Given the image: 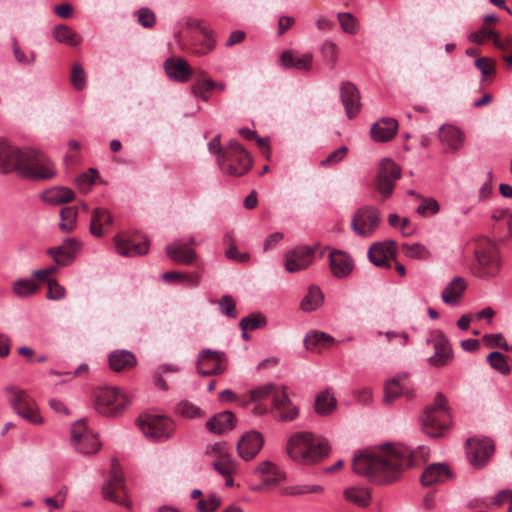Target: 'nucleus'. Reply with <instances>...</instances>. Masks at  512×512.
I'll list each match as a JSON object with an SVG mask.
<instances>
[{"label": "nucleus", "mask_w": 512, "mask_h": 512, "mask_svg": "<svg viewBox=\"0 0 512 512\" xmlns=\"http://www.w3.org/2000/svg\"><path fill=\"white\" fill-rule=\"evenodd\" d=\"M39 290V286L32 279H18L12 285V292L20 298H27Z\"/></svg>", "instance_id": "44"}, {"label": "nucleus", "mask_w": 512, "mask_h": 512, "mask_svg": "<svg viewBox=\"0 0 512 512\" xmlns=\"http://www.w3.org/2000/svg\"><path fill=\"white\" fill-rule=\"evenodd\" d=\"M286 452L293 462L312 465L329 455L330 446L324 438L315 437L307 431H300L288 438Z\"/></svg>", "instance_id": "2"}, {"label": "nucleus", "mask_w": 512, "mask_h": 512, "mask_svg": "<svg viewBox=\"0 0 512 512\" xmlns=\"http://www.w3.org/2000/svg\"><path fill=\"white\" fill-rule=\"evenodd\" d=\"M70 81L76 90H83L86 87V74L81 64L75 63L72 66Z\"/></svg>", "instance_id": "55"}, {"label": "nucleus", "mask_w": 512, "mask_h": 512, "mask_svg": "<svg viewBox=\"0 0 512 512\" xmlns=\"http://www.w3.org/2000/svg\"><path fill=\"white\" fill-rule=\"evenodd\" d=\"M475 256L478 263V275L480 277L495 276L499 272L500 262L498 249L492 240L488 238L480 239L475 249Z\"/></svg>", "instance_id": "7"}, {"label": "nucleus", "mask_w": 512, "mask_h": 512, "mask_svg": "<svg viewBox=\"0 0 512 512\" xmlns=\"http://www.w3.org/2000/svg\"><path fill=\"white\" fill-rule=\"evenodd\" d=\"M179 371V367L173 364H164L158 367L154 373V385L161 390H168V386L163 379V375L167 373L175 374Z\"/></svg>", "instance_id": "50"}, {"label": "nucleus", "mask_w": 512, "mask_h": 512, "mask_svg": "<svg viewBox=\"0 0 512 512\" xmlns=\"http://www.w3.org/2000/svg\"><path fill=\"white\" fill-rule=\"evenodd\" d=\"M117 252L125 257L141 256L148 253L149 243L147 240L137 242L134 239L125 238L121 235L114 237Z\"/></svg>", "instance_id": "24"}, {"label": "nucleus", "mask_w": 512, "mask_h": 512, "mask_svg": "<svg viewBox=\"0 0 512 512\" xmlns=\"http://www.w3.org/2000/svg\"><path fill=\"white\" fill-rule=\"evenodd\" d=\"M337 19L344 33L354 35L359 31L358 20L351 13H338Z\"/></svg>", "instance_id": "49"}, {"label": "nucleus", "mask_w": 512, "mask_h": 512, "mask_svg": "<svg viewBox=\"0 0 512 512\" xmlns=\"http://www.w3.org/2000/svg\"><path fill=\"white\" fill-rule=\"evenodd\" d=\"M77 215H78L77 207H74V206L63 207L60 210V218H61V222L59 223L60 230L65 233L72 232L76 228Z\"/></svg>", "instance_id": "43"}, {"label": "nucleus", "mask_w": 512, "mask_h": 512, "mask_svg": "<svg viewBox=\"0 0 512 512\" xmlns=\"http://www.w3.org/2000/svg\"><path fill=\"white\" fill-rule=\"evenodd\" d=\"M236 417L231 411L220 412L206 422L208 431L214 434H223L235 427Z\"/></svg>", "instance_id": "30"}, {"label": "nucleus", "mask_w": 512, "mask_h": 512, "mask_svg": "<svg viewBox=\"0 0 512 512\" xmlns=\"http://www.w3.org/2000/svg\"><path fill=\"white\" fill-rule=\"evenodd\" d=\"M97 175V170L93 168H90L88 172L79 175L75 180L78 189L84 194L88 193L92 188Z\"/></svg>", "instance_id": "54"}, {"label": "nucleus", "mask_w": 512, "mask_h": 512, "mask_svg": "<svg viewBox=\"0 0 512 512\" xmlns=\"http://www.w3.org/2000/svg\"><path fill=\"white\" fill-rule=\"evenodd\" d=\"M368 257L375 266L390 268V261L395 260V243L393 241L374 243L369 248Z\"/></svg>", "instance_id": "21"}, {"label": "nucleus", "mask_w": 512, "mask_h": 512, "mask_svg": "<svg viewBox=\"0 0 512 512\" xmlns=\"http://www.w3.org/2000/svg\"><path fill=\"white\" fill-rule=\"evenodd\" d=\"M109 366L115 372H120L136 366V356L128 350H115L108 357Z\"/></svg>", "instance_id": "36"}, {"label": "nucleus", "mask_w": 512, "mask_h": 512, "mask_svg": "<svg viewBox=\"0 0 512 512\" xmlns=\"http://www.w3.org/2000/svg\"><path fill=\"white\" fill-rule=\"evenodd\" d=\"M25 152L26 148L11 146L0 138V172L7 174L16 171L21 176Z\"/></svg>", "instance_id": "14"}, {"label": "nucleus", "mask_w": 512, "mask_h": 512, "mask_svg": "<svg viewBox=\"0 0 512 512\" xmlns=\"http://www.w3.org/2000/svg\"><path fill=\"white\" fill-rule=\"evenodd\" d=\"M482 340L490 347H499L504 349L505 351L512 350V346L508 345V343L504 340L501 333L486 334L483 336Z\"/></svg>", "instance_id": "63"}, {"label": "nucleus", "mask_w": 512, "mask_h": 512, "mask_svg": "<svg viewBox=\"0 0 512 512\" xmlns=\"http://www.w3.org/2000/svg\"><path fill=\"white\" fill-rule=\"evenodd\" d=\"M221 504V500L218 496L211 494L208 499H202L197 502L198 512H213Z\"/></svg>", "instance_id": "61"}, {"label": "nucleus", "mask_w": 512, "mask_h": 512, "mask_svg": "<svg viewBox=\"0 0 512 512\" xmlns=\"http://www.w3.org/2000/svg\"><path fill=\"white\" fill-rule=\"evenodd\" d=\"M216 82L212 79H198L194 85L192 86V93L200 98L202 101L207 102L209 100V96L207 92L215 89Z\"/></svg>", "instance_id": "47"}, {"label": "nucleus", "mask_w": 512, "mask_h": 512, "mask_svg": "<svg viewBox=\"0 0 512 512\" xmlns=\"http://www.w3.org/2000/svg\"><path fill=\"white\" fill-rule=\"evenodd\" d=\"M272 412L275 418L281 422L293 421L297 418L299 409L289 398L285 387H281L280 390H275L273 394Z\"/></svg>", "instance_id": "17"}, {"label": "nucleus", "mask_w": 512, "mask_h": 512, "mask_svg": "<svg viewBox=\"0 0 512 512\" xmlns=\"http://www.w3.org/2000/svg\"><path fill=\"white\" fill-rule=\"evenodd\" d=\"M440 140L446 151L456 152L463 145L464 134L457 127L447 125L440 130Z\"/></svg>", "instance_id": "32"}, {"label": "nucleus", "mask_w": 512, "mask_h": 512, "mask_svg": "<svg viewBox=\"0 0 512 512\" xmlns=\"http://www.w3.org/2000/svg\"><path fill=\"white\" fill-rule=\"evenodd\" d=\"M384 402L392 403L396 398L405 396L413 397L414 389L407 374H399L385 383Z\"/></svg>", "instance_id": "19"}, {"label": "nucleus", "mask_w": 512, "mask_h": 512, "mask_svg": "<svg viewBox=\"0 0 512 512\" xmlns=\"http://www.w3.org/2000/svg\"><path fill=\"white\" fill-rule=\"evenodd\" d=\"M312 60L313 55L311 53L299 55L293 50L283 51L280 56V62L284 68H295L302 71H307L311 68Z\"/></svg>", "instance_id": "28"}, {"label": "nucleus", "mask_w": 512, "mask_h": 512, "mask_svg": "<svg viewBox=\"0 0 512 512\" xmlns=\"http://www.w3.org/2000/svg\"><path fill=\"white\" fill-rule=\"evenodd\" d=\"M52 33L58 42L69 46H77L81 42V37L67 25H58L54 27Z\"/></svg>", "instance_id": "41"}, {"label": "nucleus", "mask_w": 512, "mask_h": 512, "mask_svg": "<svg viewBox=\"0 0 512 512\" xmlns=\"http://www.w3.org/2000/svg\"><path fill=\"white\" fill-rule=\"evenodd\" d=\"M413 465L414 457L409 449L388 444L377 453H363L353 459L354 472L376 484L397 481L402 472Z\"/></svg>", "instance_id": "1"}, {"label": "nucleus", "mask_w": 512, "mask_h": 512, "mask_svg": "<svg viewBox=\"0 0 512 512\" xmlns=\"http://www.w3.org/2000/svg\"><path fill=\"white\" fill-rule=\"evenodd\" d=\"M143 434L151 440H164L174 431L173 421L162 415H143L137 420Z\"/></svg>", "instance_id": "9"}, {"label": "nucleus", "mask_w": 512, "mask_h": 512, "mask_svg": "<svg viewBox=\"0 0 512 512\" xmlns=\"http://www.w3.org/2000/svg\"><path fill=\"white\" fill-rule=\"evenodd\" d=\"M422 201L417 207L416 212L421 216L435 215L439 212L440 206L434 198H420Z\"/></svg>", "instance_id": "57"}, {"label": "nucleus", "mask_w": 512, "mask_h": 512, "mask_svg": "<svg viewBox=\"0 0 512 512\" xmlns=\"http://www.w3.org/2000/svg\"><path fill=\"white\" fill-rule=\"evenodd\" d=\"M397 130V120L384 117L371 126L370 134L372 139L376 142H388L395 136Z\"/></svg>", "instance_id": "25"}, {"label": "nucleus", "mask_w": 512, "mask_h": 512, "mask_svg": "<svg viewBox=\"0 0 512 512\" xmlns=\"http://www.w3.org/2000/svg\"><path fill=\"white\" fill-rule=\"evenodd\" d=\"M196 367L202 376L220 375L226 370V355L222 351L203 349L198 355Z\"/></svg>", "instance_id": "13"}, {"label": "nucleus", "mask_w": 512, "mask_h": 512, "mask_svg": "<svg viewBox=\"0 0 512 512\" xmlns=\"http://www.w3.org/2000/svg\"><path fill=\"white\" fill-rule=\"evenodd\" d=\"M5 391L10 395L9 402L16 413L33 424L42 423V418L36 412L35 403L24 390L10 386Z\"/></svg>", "instance_id": "12"}, {"label": "nucleus", "mask_w": 512, "mask_h": 512, "mask_svg": "<svg viewBox=\"0 0 512 512\" xmlns=\"http://www.w3.org/2000/svg\"><path fill=\"white\" fill-rule=\"evenodd\" d=\"M219 305H220V311L222 314H224L230 318H235L237 316L236 303L230 295L222 296V298L219 302Z\"/></svg>", "instance_id": "64"}, {"label": "nucleus", "mask_w": 512, "mask_h": 512, "mask_svg": "<svg viewBox=\"0 0 512 512\" xmlns=\"http://www.w3.org/2000/svg\"><path fill=\"white\" fill-rule=\"evenodd\" d=\"M380 222V211L373 206L357 209L351 220V229L358 236L367 238L373 235Z\"/></svg>", "instance_id": "10"}, {"label": "nucleus", "mask_w": 512, "mask_h": 512, "mask_svg": "<svg viewBox=\"0 0 512 512\" xmlns=\"http://www.w3.org/2000/svg\"><path fill=\"white\" fill-rule=\"evenodd\" d=\"M487 361L494 370L498 371L502 375H508L511 371L506 357L498 351L491 352L487 356Z\"/></svg>", "instance_id": "48"}, {"label": "nucleus", "mask_w": 512, "mask_h": 512, "mask_svg": "<svg viewBox=\"0 0 512 512\" xmlns=\"http://www.w3.org/2000/svg\"><path fill=\"white\" fill-rule=\"evenodd\" d=\"M330 268L337 278H344L350 274L353 268L351 257L339 250H333L329 254Z\"/></svg>", "instance_id": "29"}, {"label": "nucleus", "mask_w": 512, "mask_h": 512, "mask_svg": "<svg viewBox=\"0 0 512 512\" xmlns=\"http://www.w3.org/2000/svg\"><path fill=\"white\" fill-rule=\"evenodd\" d=\"M102 496L120 506L129 507L126 485L123 473L116 459L112 460V469L107 481L102 486Z\"/></svg>", "instance_id": "8"}, {"label": "nucleus", "mask_w": 512, "mask_h": 512, "mask_svg": "<svg viewBox=\"0 0 512 512\" xmlns=\"http://www.w3.org/2000/svg\"><path fill=\"white\" fill-rule=\"evenodd\" d=\"M223 173L240 177L252 167V159L237 140H231L225 153L217 158Z\"/></svg>", "instance_id": "4"}, {"label": "nucleus", "mask_w": 512, "mask_h": 512, "mask_svg": "<svg viewBox=\"0 0 512 512\" xmlns=\"http://www.w3.org/2000/svg\"><path fill=\"white\" fill-rule=\"evenodd\" d=\"M264 444L263 436L257 431H248L237 442L238 455L250 461L260 452Z\"/></svg>", "instance_id": "20"}, {"label": "nucleus", "mask_w": 512, "mask_h": 512, "mask_svg": "<svg viewBox=\"0 0 512 512\" xmlns=\"http://www.w3.org/2000/svg\"><path fill=\"white\" fill-rule=\"evenodd\" d=\"M314 259V249L297 246L285 254L284 266L288 272H298L308 268Z\"/></svg>", "instance_id": "18"}, {"label": "nucleus", "mask_w": 512, "mask_h": 512, "mask_svg": "<svg viewBox=\"0 0 512 512\" xmlns=\"http://www.w3.org/2000/svg\"><path fill=\"white\" fill-rule=\"evenodd\" d=\"M344 498L359 507H366L369 505L371 495L368 490L359 487H350L344 490Z\"/></svg>", "instance_id": "42"}, {"label": "nucleus", "mask_w": 512, "mask_h": 512, "mask_svg": "<svg viewBox=\"0 0 512 512\" xmlns=\"http://www.w3.org/2000/svg\"><path fill=\"white\" fill-rule=\"evenodd\" d=\"M467 445L469 462L477 469L483 468L495 451L494 442L489 438L470 439Z\"/></svg>", "instance_id": "15"}, {"label": "nucleus", "mask_w": 512, "mask_h": 512, "mask_svg": "<svg viewBox=\"0 0 512 512\" xmlns=\"http://www.w3.org/2000/svg\"><path fill=\"white\" fill-rule=\"evenodd\" d=\"M324 301V295L318 286L311 285L308 293L302 299L300 307L305 312H311L319 308Z\"/></svg>", "instance_id": "40"}, {"label": "nucleus", "mask_w": 512, "mask_h": 512, "mask_svg": "<svg viewBox=\"0 0 512 512\" xmlns=\"http://www.w3.org/2000/svg\"><path fill=\"white\" fill-rule=\"evenodd\" d=\"M21 177L31 180H49L56 174L53 163L40 151L26 148Z\"/></svg>", "instance_id": "5"}, {"label": "nucleus", "mask_w": 512, "mask_h": 512, "mask_svg": "<svg viewBox=\"0 0 512 512\" xmlns=\"http://www.w3.org/2000/svg\"><path fill=\"white\" fill-rule=\"evenodd\" d=\"M75 198L74 192L64 186H57L45 190L41 194V199L50 205H60L71 202Z\"/></svg>", "instance_id": "38"}, {"label": "nucleus", "mask_w": 512, "mask_h": 512, "mask_svg": "<svg viewBox=\"0 0 512 512\" xmlns=\"http://www.w3.org/2000/svg\"><path fill=\"white\" fill-rule=\"evenodd\" d=\"M113 223L110 212L105 208H95L91 214L90 232L96 237L106 234Z\"/></svg>", "instance_id": "27"}, {"label": "nucleus", "mask_w": 512, "mask_h": 512, "mask_svg": "<svg viewBox=\"0 0 512 512\" xmlns=\"http://www.w3.org/2000/svg\"><path fill=\"white\" fill-rule=\"evenodd\" d=\"M255 473L262 478L263 485L274 486L285 479V473L269 460L259 463Z\"/></svg>", "instance_id": "31"}, {"label": "nucleus", "mask_w": 512, "mask_h": 512, "mask_svg": "<svg viewBox=\"0 0 512 512\" xmlns=\"http://www.w3.org/2000/svg\"><path fill=\"white\" fill-rule=\"evenodd\" d=\"M401 248L403 253L411 259L426 260L430 257L429 250L420 243H404L402 244Z\"/></svg>", "instance_id": "45"}, {"label": "nucleus", "mask_w": 512, "mask_h": 512, "mask_svg": "<svg viewBox=\"0 0 512 512\" xmlns=\"http://www.w3.org/2000/svg\"><path fill=\"white\" fill-rule=\"evenodd\" d=\"M467 283L462 277H454L444 288L441 298L448 305H456L466 290Z\"/></svg>", "instance_id": "35"}, {"label": "nucleus", "mask_w": 512, "mask_h": 512, "mask_svg": "<svg viewBox=\"0 0 512 512\" xmlns=\"http://www.w3.org/2000/svg\"><path fill=\"white\" fill-rule=\"evenodd\" d=\"M176 412L181 417L189 418V419L201 417L203 415V412L201 411V409L188 400L180 401L177 404Z\"/></svg>", "instance_id": "51"}, {"label": "nucleus", "mask_w": 512, "mask_h": 512, "mask_svg": "<svg viewBox=\"0 0 512 512\" xmlns=\"http://www.w3.org/2000/svg\"><path fill=\"white\" fill-rule=\"evenodd\" d=\"M280 388L281 387H277L273 384H266L251 390L250 396L253 401H259L268 397L269 395L273 396L275 390H280Z\"/></svg>", "instance_id": "62"}, {"label": "nucleus", "mask_w": 512, "mask_h": 512, "mask_svg": "<svg viewBox=\"0 0 512 512\" xmlns=\"http://www.w3.org/2000/svg\"><path fill=\"white\" fill-rule=\"evenodd\" d=\"M136 14L138 23L144 28H152L155 25L156 17L151 9L143 7Z\"/></svg>", "instance_id": "58"}, {"label": "nucleus", "mask_w": 512, "mask_h": 512, "mask_svg": "<svg viewBox=\"0 0 512 512\" xmlns=\"http://www.w3.org/2000/svg\"><path fill=\"white\" fill-rule=\"evenodd\" d=\"M48 291H47V299L49 300H60L63 299L66 295L65 288L60 285L55 279L47 280Z\"/></svg>", "instance_id": "59"}, {"label": "nucleus", "mask_w": 512, "mask_h": 512, "mask_svg": "<svg viewBox=\"0 0 512 512\" xmlns=\"http://www.w3.org/2000/svg\"><path fill=\"white\" fill-rule=\"evenodd\" d=\"M197 27L201 33V38L196 40L193 44L192 52L195 55L203 56L214 49L216 41L212 37L211 31H209L206 27H202L200 24H198Z\"/></svg>", "instance_id": "39"}, {"label": "nucleus", "mask_w": 512, "mask_h": 512, "mask_svg": "<svg viewBox=\"0 0 512 512\" xmlns=\"http://www.w3.org/2000/svg\"><path fill=\"white\" fill-rule=\"evenodd\" d=\"M267 320L261 313H252L241 319L239 326L242 331H253L266 325Z\"/></svg>", "instance_id": "46"}, {"label": "nucleus", "mask_w": 512, "mask_h": 512, "mask_svg": "<svg viewBox=\"0 0 512 512\" xmlns=\"http://www.w3.org/2000/svg\"><path fill=\"white\" fill-rule=\"evenodd\" d=\"M164 69L170 79L186 83L193 74V69L189 63L181 57H170L164 62Z\"/></svg>", "instance_id": "23"}, {"label": "nucleus", "mask_w": 512, "mask_h": 512, "mask_svg": "<svg viewBox=\"0 0 512 512\" xmlns=\"http://www.w3.org/2000/svg\"><path fill=\"white\" fill-rule=\"evenodd\" d=\"M341 101L344 105L346 115L349 119L354 118L361 109L360 93L357 87L349 82H343L340 86Z\"/></svg>", "instance_id": "22"}, {"label": "nucleus", "mask_w": 512, "mask_h": 512, "mask_svg": "<svg viewBox=\"0 0 512 512\" xmlns=\"http://www.w3.org/2000/svg\"><path fill=\"white\" fill-rule=\"evenodd\" d=\"M321 54H322L324 61L331 68H333L338 59L337 45L330 40H326L321 46Z\"/></svg>", "instance_id": "53"}, {"label": "nucleus", "mask_w": 512, "mask_h": 512, "mask_svg": "<svg viewBox=\"0 0 512 512\" xmlns=\"http://www.w3.org/2000/svg\"><path fill=\"white\" fill-rule=\"evenodd\" d=\"M324 488L316 484L294 485L284 488L283 493L286 495H302L315 493H323Z\"/></svg>", "instance_id": "52"}, {"label": "nucleus", "mask_w": 512, "mask_h": 512, "mask_svg": "<svg viewBox=\"0 0 512 512\" xmlns=\"http://www.w3.org/2000/svg\"><path fill=\"white\" fill-rule=\"evenodd\" d=\"M167 256L174 262L190 264L196 259L195 250L188 247L186 243L174 242L166 247Z\"/></svg>", "instance_id": "34"}, {"label": "nucleus", "mask_w": 512, "mask_h": 512, "mask_svg": "<svg viewBox=\"0 0 512 512\" xmlns=\"http://www.w3.org/2000/svg\"><path fill=\"white\" fill-rule=\"evenodd\" d=\"M434 350V354L429 358L431 365L442 367L451 362L453 358L452 348L448 339L441 333L435 339Z\"/></svg>", "instance_id": "26"}, {"label": "nucleus", "mask_w": 512, "mask_h": 512, "mask_svg": "<svg viewBox=\"0 0 512 512\" xmlns=\"http://www.w3.org/2000/svg\"><path fill=\"white\" fill-rule=\"evenodd\" d=\"M212 466L222 476L232 475L236 469V463L230 455L222 459L215 460Z\"/></svg>", "instance_id": "56"}, {"label": "nucleus", "mask_w": 512, "mask_h": 512, "mask_svg": "<svg viewBox=\"0 0 512 512\" xmlns=\"http://www.w3.org/2000/svg\"><path fill=\"white\" fill-rule=\"evenodd\" d=\"M451 476L450 469L445 464L435 463L428 466L421 475L424 486H432L444 482Z\"/></svg>", "instance_id": "33"}, {"label": "nucleus", "mask_w": 512, "mask_h": 512, "mask_svg": "<svg viewBox=\"0 0 512 512\" xmlns=\"http://www.w3.org/2000/svg\"><path fill=\"white\" fill-rule=\"evenodd\" d=\"M206 454L216 457V460L222 459L230 455L228 451V445L224 441L207 445Z\"/></svg>", "instance_id": "60"}, {"label": "nucleus", "mask_w": 512, "mask_h": 512, "mask_svg": "<svg viewBox=\"0 0 512 512\" xmlns=\"http://www.w3.org/2000/svg\"><path fill=\"white\" fill-rule=\"evenodd\" d=\"M95 408L104 416H116L122 413L129 400L117 387H100L94 391Z\"/></svg>", "instance_id": "6"}, {"label": "nucleus", "mask_w": 512, "mask_h": 512, "mask_svg": "<svg viewBox=\"0 0 512 512\" xmlns=\"http://www.w3.org/2000/svg\"><path fill=\"white\" fill-rule=\"evenodd\" d=\"M337 408V400L331 389L327 388L315 397L314 410L320 416H328Z\"/></svg>", "instance_id": "37"}, {"label": "nucleus", "mask_w": 512, "mask_h": 512, "mask_svg": "<svg viewBox=\"0 0 512 512\" xmlns=\"http://www.w3.org/2000/svg\"><path fill=\"white\" fill-rule=\"evenodd\" d=\"M420 422L423 432L430 437H441L451 426V415L447 398L438 392L432 404L426 406Z\"/></svg>", "instance_id": "3"}, {"label": "nucleus", "mask_w": 512, "mask_h": 512, "mask_svg": "<svg viewBox=\"0 0 512 512\" xmlns=\"http://www.w3.org/2000/svg\"><path fill=\"white\" fill-rule=\"evenodd\" d=\"M401 177V168L390 158L383 159L378 166L376 188L383 198L392 194L395 181Z\"/></svg>", "instance_id": "11"}, {"label": "nucleus", "mask_w": 512, "mask_h": 512, "mask_svg": "<svg viewBox=\"0 0 512 512\" xmlns=\"http://www.w3.org/2000/svg\"><path fill=\"white\" fill-rule=\"evenodd\" d=\"M71 439L74 447L83 454L95 453L100 448L97 437L87 431L83 420H79L73 425Z\"/></svg>", "instance_id": "16"}]
</instances>
